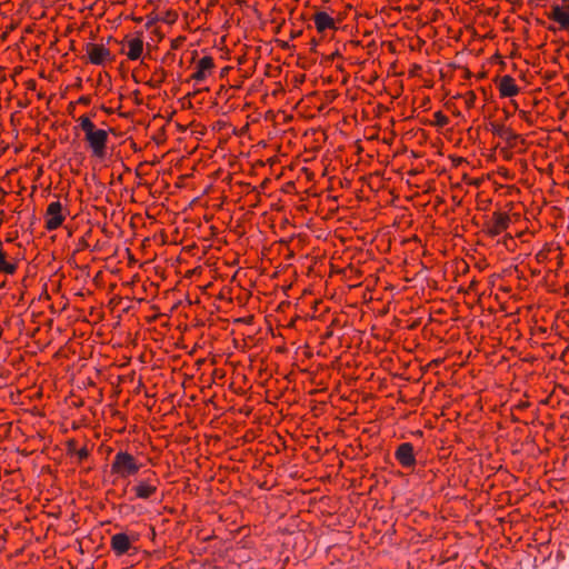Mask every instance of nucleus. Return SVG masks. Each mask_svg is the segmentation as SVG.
<instances>
[{
	"label": "nucleus",
	"mask_w": 569,
	"mask_h": 569,
	"mask_svg": "<svg viewBox=\"0 0 569 569\" xmlns=\"http://www.w3.org/2000/svg\"><path fill=\"white\" fill-rule=\"evenodd\" d=\"M499 90L502 97H513L519 91L518 87L515 84V80L510 76L501 78Z\"/></svg>",
	"instance_id": "1a4fd4ad"
},
{
	"label": "nucleus",
	"mask_w": 569,
	"mask_h": 569,
	"mask_svg": "<svg viewBox=\"0 0 569 569\" xmlns=\"http://www.w3.org/2000/svg\"><path fill=\"white\" fill-rule=\"evenodd\" d=\"M111 547L117 555H124L131 548V542L126 533H116L111 538Z\"/></svg>",
	"instance_id": "0eeeda50"
},
{
	"label": "nucleus",
	"mask_w": 569,
	"mask_h": 569,
	"mask_svg": "<svg viewBox=\"0 0 569 569\" xmlns=\"http://www.w3.org/2000/svg\"><path fill=\"white\" fill-rule=\"evenodd\" d=\"M176 18H177L176 13L167 12L166 17L162 18V20L168 23H173L176 21Z\"/></svg>",
	"instance_id": "a211bd4d"
},
{
	"label": "nucleus",
	"mask_w": 569,
	"mask_h": 569,
	"mask_svg": "<svg viewBox=\"0 0 569 569\" xmlns=\"http://www.w3.org/2000/svg\"><path fill=\"white\" fill-rule=\"evenodd\" d=\"M395 456L403 467H412L416 463L413 447L409 442L401 443L397 448Z\"/></svg>",
	"instance_id": "39448f33"
},
{
	"label": "nucleus",
	"mask_w": 569,
	"mask_h": 569,
	"mask_svg": "<svg viewBox=\"0 0 569 569\" xmlns=\"http://www.w3.org/2000/svg\"><path fill=\"white\" fill-rule=\"evenodd\" d=\"M140 466L134 460L133 456L128 452L119 451L111 465L112 471L119 473L121 477H127L136 473Z\"/></svg>",
	"instance_id": "f257e3e1"
},
{
	"label": "nucleus",
	"mask_w": 569,
	"mask_h": 569,
	"mask_svg": "<svg viewBox=\"0 0 569 569\" xmlns=\"http://www.w3.org/2000/svg\"><path fill=\"white\" fill-rule=\"evenodd\" d=\"M568 1H569V0H562L563 7H565V10L567 11V13H569V4H568Z\"/></svg>",
	"instance_id": "412c9836"
},
{
	"label": "nucleus",
	"mask_w": 569,
	"mask_h": 569,
	"mask_svg": "<svg viewBox=\"0 0 569 569\" xmlns=\"http://www.w3.org/2000/svg\"><path fill=\"white\" fill-rule=\"evenodd\" d=\"M213 67V60L211 57H203L202 59L199 60L198 62V66H197V72L193 73L192 78L198 81V82H201L206 79V71L211 69Z\"/></svg>",
	"instance_id": "9d476101"
},
{
	"label": "nucleus",
	"mask_w": 569,
	"mask_h": 569,
	"mask_svg": "<svg viewBox=\"0 0 569 569\" xmlns=\"http://www.w3.org/2000/svg\"><path fill=\"white\" fill-rule=\"evenodd\" d=\"M315 23L319 32H322L327 28H333L335 21L326 12H318L315 16Z\"/></svg>",
	"instance_id": "9b49d317"
},
{
	"label": "nucleus",
	"mask_w": 569,
	"mask_h": 569,
	"mask_svg": "<svg viewBox=\"0 0 569 569\" xmlns=\"http://www.w3.org/2000/svg\"><path fill=\"white\" fill-rule=\"evenodd\" d=\"M80 127L81 129L88 134L89 132L96 130L94 124L91 122V120L88 117H80Z\"/></svg>",
	"instance_id": "2eb2a0df"
},
{
	"label": "nucleus",
	"mask_w": 569,
	"mask_h": 569,
	"mask_svg": "<svg viewBox=\"0 0 569 569\" xmlns=\"http://www.w3.org/2000/svg\"><path fill=\"white\" fill-rule=\"evenodd\" d=\"M62 206L59 201L51 202L47 209V216L49 217L46 222L48 230H54L63 222V214L61 213Z\"/></svg>",
	"instance_id": "7ed1b4c3"
},
{
	"label": "nucleus",
	"mask_w": 569,
	"mask_h": 569,
	"mask_svg": "<svg viewBox=\"0 0 569 569\" xmlns=\"http://www.w3.org/2000/svg\"><path fill=\"white\" fill-rule=\"evenodd\" d=\"M143 49V42L141 39H132L129 41V51L127 53L128 58L131 60H137L140 58Z\"/></svg>",
	"instance_id": "f8f14e48"
},
{
	"label": "nucleus",
	"mask_w": 569,
	"mask_h": 569,
	"mask_svg": "<svg viewBox=\"0 0 569 569\" xmlns=\"http://www.w3.org/2000/svg\"><path fill=\"white\" fill-rule=\"evenodd\" d=\"M89 452L87 450V448H81L77 451V457L82 460V459H86L88 457Z\"/></svg>",
	"instance_id": "6ab92c4d"
},
{
	"label": "nucleus",
	"mask_w": 569,
	"mask_h": 569,
	"mask_svg": "<svg viewBox=\"0 0 569 569\" xmlns=\"http://www.w3.org/2000/svg\"><path fill=\"white\" fill-rule=\"evenodd\" d=\"M436 118H437V123L439 126H445L448 123V118L440 112L436 113Z\"/></svg>",
	"instance_id": "f3484780"
},
{
	"label": "nucleus",
	"mask_w": 569,
	"mask_h": 569,
	"mask_svg": "<svg viewBox=\"0 0 569 569\" xmlns=\"http://www.w3.org/2000/svg\"><path fill=\"white\" fill-rule=\"evenodd\" d=\"M510 218L507 213L495 212L492 220L488 223V233L492 237L498 236L509 226Z\"/></svg>",
	"instance_id": "20e7f679"
},
{
	"label": "nucleus",
	"mask_w": 569,
	"mask_h": 569,
	"mask_svg": "<svg viewBox=\"0 0 569 569\" xmlns=\"http://www.w3.org/2000/svg\"><path fill=\"white\" fill-rule=\"evenodd\" d=\"M491 130L495 134H497L508 141L518 138V136L515 132H512L510 129L503 127L502 124L491 123Z\"/></svg>",
	"instance_id": "ddd939ff"
},
{
	"label": "nucleus",
	"mask_w": 569,
	"mask_h": 569,
	"mask_svg": "<svg viewBox=\"0 0 569 569\" xmlns=\"http://www.w3.org/2000/svg\"><path fill=\"white\" fill-rule=\"evenodd\" d=\"M86 140L89 143V147L92 150L93 156L97 158H104L106 156V143L108 140V133L106 130L96 129L88 134H86Z\"/></svg>",
	"instance_id": "f03ea898"
},
{
	"label": "nucleus",
	"mask_w": 569,
	"mask_h": 569,
	"mask_svg": "<svg viewBox=\"0 0 569 569\" xmlns=\"http://www.w3.org/2000/svg\"><path fill=\"white\" fill-rule=\"evenodd\" d=\"M475 99V97L472 96L468 101L467 103L470 104L472 102V100Z\"/></svg>",
	"instance_id": "b1692460"
},
{
	"label": "nucleus",
	"mask_w": 569,
	"mask_h": 569,
	"mask_svg": "<svg viewBox=\"0 0 569 569\" xmlns=\"http://www.w3.org/2000/svg\"><path fill=\"white\" fill-rule=\"evenodd\" d=\"M79 101L82 102V103H88L89 102V98L82 97V98H80Z\"/></svg>",
	"instance_id": "5701e85b"
},
{
	"label": "nucleus",
	"mask_w": 569,
	"mask_h": 569,
	"mask_svg": "<svg viewBox=\"0 0 569 569\" xmlns=\"http://www.w3.org/2000/svg\"><path fill=\"white\" fill-rule=\"evenodd\" d=\"M0 270L8 273V274H12L14 273L16 271V266L12 264V263H8V262H3L2 266L0 267Z\"/></svg>",
	"instance_id": "dca6fc26"
},
{
	"label": "nucleus",
	"mask_w": 569,
	"mask_h": 569,
	"mask_svg": "<svg viewBox=\"0 0 569 569\" xmlns=\"http://www.w3.org/2000/svg\"><path fill=\"white\" fill-rule=\"evenodd\" d=\"M548 18L558 22L562 29H569V13H567L563 6L553 4Z\"/></svg>",
	"instance_id": "6e6552de"
},
{
	"label": "nucleus",
	"mask_w": 569,
	"mask_h": 569,
	"mask_svg": "<svg viewBox=\"0 0 569 569\" xmlns=\"http://www.w3.org/2000/svg\"><path fill=\"white\" fill-rule=\"evenodd\" d=\"M134 490H136L137 497H139L141 499H147L156 491V487L150 486L146 482H140L134 488Z\"/></svg>",
	"instance_id": "4468645a"
},
{
	"label": "nucleus",
	"mask_w": 569,
	"mask_h": 569,
	"mask_svg": "<svg viewBox=\"0 0 569 569\" xmlns=\"http://www.w3.org/2000/svg\"><path fill=\"white\" fill-rule=\"evenodd\" d=\"M157 20H159V19H158V18H152V19H150V20L147 22L146 27H147V28H150V27H151V26H152Z\"/></svg>",
	"instance_id": "aec40b11"
},
{
	"label": "nucleus",
	"mask_w": 569,
	"mask_h": 569,
	"mask_svg": "<svg viewBox=\"0 0 569 569\" xmlns=\"http://www.w3.org/2000/svg\"><path fill=\"white\" fill-rule=\"evenodd\" d=\"M86 50L90 62L94 64H102L110 57V51L103 46L88 43Z\"/></svg>",
	"instance_id": "423d86ee"
},
{
	"label": "nucleus",
	"mask_w": 569,
	"mask_h": 569,
	"mask_svg": "<svg viewBox=\"0 0 569 569\" xmlns=\"http://www.w3.org/2000/svg\"><path fill=\"white\" fill-rule=\"evenodd\" d=\"M4 253L0 250V267L2 266V263L4 262Z\"/></svg>",
	"instance_id": "4be33fe9"
}]
</instances>
